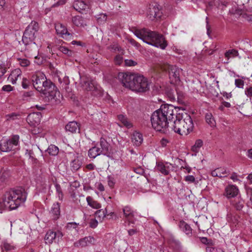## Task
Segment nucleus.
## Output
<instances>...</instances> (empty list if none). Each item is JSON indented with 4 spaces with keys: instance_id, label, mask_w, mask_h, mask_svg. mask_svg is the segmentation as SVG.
<instances>
[{
    "instance_id": "obj_1",
    "label": "nucleus",
    "mask_w": 252,
    "mask_h": 252,
    "mask_svg": "<svg viewBox=\"0 0 252 252\" xmlns=\"http://www.w3.org/2000/svg\"><path fill=\"white\" fill-rule=\"evenodd\" d=\"M118 76L123 86L133 91L143 93L150 89V83L143 75L121 72Z\"/></svg>"
},
{
    "instance_id": "obj_2",
    "label": "nucleus",
    "mask_w": 252,
    "mask_h": 252,
    "mask_svg": "<svg viewBox=\"0 0 252 252\" xmlns=\"http://www.w3.org/2000/svg\"><path fill=\"white\" fill-rule=\"evenodd\" d=\"M34 88L45 95L52 96L56 95V87L50 80H48L45 74L41 72H36L32 77Z\"/></svg>"
},
{
    "instance_id": "obj_3",
    "label": "nucleus",
    "mask_w": 252,
    "mask_h": 252,
    "mask_svg": "<svg viewBox=\"0 0 252 252\" xmlns=\"http://www.w3.org/2000/svg\"><path fill=\"white\" fill-rule=\"evenodd\" d=\"M27 196V193L25 189L19 188L5 192L3 197L8 209L14 210L25 202Z\"/></svg>"
},
{
    "instance_id": "obj_4",
    "label": "nucleus",
    "mask_w": 252,
    "mask_h": 252,
    "mask_svg": "<svg viewBox=\"0 0 252 252\" xmlns=\"http://www.w3.org/2000/svg\"><path fill=\"white\" fill-rule=\"evenodd\" d=\"M193 128L194 125L190 115L187 113H179L174 121L172 129L181 135H187L193 131Z\"/></svg>"
},
{
    "instance_id": "obj_5",
    "label": "nucleus",
    "mask_w": 252,
    "mask_h": 252,
    "mask_svg": "<svg viewBox=\"0 0 252 252\" xmlns=\"http://www.w3.org/2000/svg\"><path fill=\"white\" fill-rule=\"evenodd\" d=\"M170 116H173L172 106L167 104H162L158 109V132L167 134L169 133L168 121Z\"/></svg>"
},
{
    "instance_id": "obj_6",
    "label": "nucleus",
    "mask_w": 252,
    "mask_h": 252,
    "mask_svg": "<svg viewBox=\"0 0 252 252\" xmlns=\"http://www.w3.org/2000/svg\"><path fill=\"white\" fill-rule=\"evenodd\" d=\"M135 35L147 44L158 47V34L155 32L143 29L136 32Z\"/></svg>"
},
{
    "instance_id": "obj_7",
    "label": "nucleus",
    "mask_w": 252,
    "mask_h": 252,
    "mask_svg": "<svg viewBox=\"0 0 252 252\" xmlns=\"http://www.w3.org/2000/svg\"><path fill=\"white\" fill-rule=\"evenodd\" d=\"M38 24L32 21L26 28L22 37V42L27 45L32 43L35 38L38 30Z\"/></svg>"
},
{
    "instance_id": "obj_8",
    "label": "nucleus",
    "mask_w": 252,
    "mask_h": 252,
    "mask_svg": "<svg viewBox=\"0 0 252 252\" xmlns=\"http://www.w3.org/2000/svg\"><path fill=\"white\" fill-rule=\"evenodd\" d=\"M159 69L168 73L171 83H176L180 81L181 69L176 66L165 63H158V70Z\"/></svg>"
},
{
    "instance_id": "obj_9",
    "label": "nucleus",
    "mask_w": 252,
    "mask_h": 252,
    "mask_svg": "<svg viewBox=\"0 0 252 252\" xmlns=\"http://www.w3.org/2000/svg\"><path fill=\"white\" fill-rule=\"evenodd\" d=\"M19 136L18 135H13L7 141L4 142L1 146V151L7 152L17 148L19 145Z\"/></svg>"
},
{
    "instance_id": "obj_10",
    "label": "nucleus",
    "mask_w": 252,
    "mask_h": 252,
    "mask_svg": "<svg viewBox=\"0 0 252 252\" xmlns=\"http://www.w3.org/2000/svg\"><path fill=\"white\" fill-rule=\"evenodd\" d=\"M158 88V94H163L166 95L170 100H176V94L171 86L167 83H162Z\"/></svg>"
},
{
    "instance_id": "obj_11",
    "label": "nucleus",
    "mask_w": 252,
    "mask_h": 252,
    "mask_svg": "<svg viewBox=\"0 0 252 252\" xmlns=\"http://www.w3.org/2000/svg\"><path fill=\"white\" fill-rule=\"evenodd\" d=\"M63 236L61 231L55 232L50 230L46 233L45 240L46 244H52L53 242H59Z\"/></svg>"
},
{
    "instance_id": "obj_12",
    "label": "nucleus",
    "mask_w": 252,
    "mask_h": 252,
    "mask_svg": "<svg viewBox=\"0 0 252 252\" xmlns=\"http://www.w3.org/2000/svg\"><path fill=\"white\" fill-rule=\"evenodd\" d=\"M55 29L57 34L59 35L61 37L69 40L72 35L68 32L66 28L61 23H57L55 24Z\"/></svg>"
},
{
    "instance_id": "obj_13",
    "label": "nucleus",
    "mask_w": 252,
    "mask_h": 252,
    "mask_svg": "<svg viewBox=\"0 0 252 252\" xmlns=\"http://www.w3.org/2000/svg\"><path fill=\"white\" fill-rule=\"evenodd\" d=\"M41 118L40 112H33L28 116L27 121L31 126H35L39 124Z\"/></svg>"
},
{
    "instance_id": "obj_14",
    "label": "nucleus",
    "mask_w": 252,
    "mask_h": 252,
    "mask_svg": "<svg viewBox=\"0 0 252 252\" xmlns=\"http://www.w3.org/2000/svg\"><path fill=\"white\" fill-rule=\"evenodd\" d=\"M100 151L102 155L108 156L111 153V148L110 144L104 138H101L99 143Z\"/></svg>"
},
{
    "instance_id": "obj_15",
    "label": "nucleus",
    "mask_w": 252,
    "mask_h": 252,
    "mask_svg": "<svg viewBox=\"0 0 252 252\" xmlns=\"http://www.w3.org/2000/svg\"><path fill=\"white\" fill-rule=\"evenodd\" d=\"M95 239L93 237L88 236L80 239L78 241L74 243V246L76 247H85L91 244H94Z\"/></svg>"
},
{
    "instance_id": "obj_16",
    "label": "nucleus",
    "mask_w": 252,
    "mask_h": 252,
    "mask_svg": "<svg viewBox=\"0 0 252 252\" xmlns=\"http://www.w3.org/2000/svg\"><path fill=\"white\" fill-rule=\"evenodd\" d=\"M73 7L76 10L80 12L81 10L89 9L90 5L88 2L84 0H75L73 3Z\"/></svg>"
},
{
    "instance_id": "obj_17",
    "label": "nucleus",
    "mask_w": 252,
    "mask_h": 252,
    "mask_svg": "<svg viewBox=\"0 0 252 252\" xmlns=\"http://www.w3.org/2000/svg\"><path fill=\"white\" fill-rule=\"evenodd\" d=\"M239 189L238 188L234 185L228 186L225 189V195L227 198L235 197L238 193Z\"/></svg>"
},
{
    "instance_id": "obj_18",
    "label": "nucleus",
    "mask_w": 252,
    "mask_h": 252,
    "mask_svg": "<svg viewBox=\"0 0 252 252\" xmlns=\"http://www.w3.org/2000/svg\"><path fill=\"white\" fill-rule=\"evenodd\" d=\"M81 84L87 91H92L95 88L94 83L88 78L81 77Z\"/></svg>"
},
{
    "instance_id": "obj_19",
    "label": "nucleus",
    "mask_w": 252,
    "mask_h": 252,
    "mask_svg": "<svg viewBox=\"0 0 252 252\" xmlns=\"http://www.w3.org/2000/svg\"><path fill=\"white\" fill-rule=\"evenodd\" d=\"M124 215L126 219L131 223L134 222V213L128 206H126L123 208Z\"/></svg>"
},
{
    "instance_id": "obj_20",
    "label": "nucleus",
    "mask_w": 252,
    "mask_h": 252,
    "mask_svg": "<svg viewBox=\"0 0 252 252\" xmlns=\"http://www.w3.org/2000/svg\"><path fill=\"white\" fill-rule=\"evenodd\" d=\"M142 134L138 132L135 131L131 136V141L133 145L139 146L143 142Z\"/></svg>"
},
{
    "instance_id": "obj_21",
    "label": "nucleus",
    "mask_w": 252,
    "mask_h": 252,
    "mask_svg": "<svg viewBox=\"0 0 252 252\" xmlns=\"http://www.w3.org/2000/svg\"><path fill=\"white\" fill-rule=\"evenodd\" d=\"M21 75V71L20 69L18 68L15 69L11 72L8 77V80L13 84H14L16 83L18 78L20 77Z\"/></svg>"
},
{
    "instance_id": "obj_22",
    "label": "nucleus",
    "mask_w": 252,
    "mask_h": 252,
    "mask_svg": "<svg viewBox=\"0 0 252 252\" xmlns=\"http://www.w3.org/2000/svg\"><path fill=\"white\" fill-rule=\"evenodd\" d=\"M170 165L167 162H158V171L164 175H167L170 173Z\"/></svg>"
},
{
    "instance_id": "obj_23",
    "label": "nucleus",
    "mask_w": 252,
    "mask_h": 252,
    "mask_svg": "<svg viewBox=\"0 0 252 252\" xmlns=\"http://www.w3.org/2000/svg\"><path fill=\"white\" fill-rule=\"evenodd\" d=\"M158 13V6L156 3L155 5L150 4L148 13V17L151 20L156 19Z\"/></svg>"
},
{
    "instance_id": "obj_24",
    "label": "nucleus",
    "mask_w": 252,
    "mask_h": 252,
    "mask_svg": "<svg viewBox=\"0 0 252 252\" xmlns=\"http://www.w3.org/2000/svg\"><path fill=\"white\" fill-rule=\"evenodd\" d=\"M65 128L66 131H69L71 133H74L79 130V125L78 123L75 121L69 122L66 125Z\"/></svg>"
},
{
    "instance_id": "obj_25",
    "label": "nucleus",
    "mask_w": 252,
    "mask_h": 252,
    "mask_svg": "<svg viewBox=\"0 0 252 252\" xmlns=\"http://www.w3.org/2000/svg\"><path fill=\"white\" fill-rule=\"evenodd\" d=\"M118 119L123 126L126 128H130L132 127V123L125 115L123 114L119 115L118 116Z\"/></svg>"
},
{
    "instance_id": "obj_26",
    "label": "nucleus",
    "mask_w": 252,
    "mask_h": 252,
    "mask_svg": "<svg viewBox=\"0 0 252 252\" xmlns=\"http://www.w3.org/2000/svg\"><path fill=\"white\" fill-rule=\"evenodd\" d=\"M50 213L54 220H57L59 218L60 215V207L58 203L53 204Z\"/></svg>"
},
{
    "instance_id": "obj_27",
    "label": "nucleus",
    "mask_w": 252,
    "mask_h": 252,
    "mask_svg": "<svg viewBox=\"0 0 252 252\" xmlns=\"http://www.w3.org/2000/svg\"><path fill=\"white\" fill-rule=\"evenodd\" d=\"M227 2L225 1H222L221 0H216L213 2L215 10L219 12V10H220V12L224 10L227 6Z\"/></svg>"
},
{
    "instance_id": "obj_28",
    "label": "nucleus",
    "mask_w": 252,
    "mask_h": 252,
    "mask_svg": "<svg viewBox=\"0 0 252 252\" xmlns=\"http://www.w3.org/2000/svg\"><path fill=\"white\" fill-rule=\"evenodd\" d=\"M101 154L100 151V147L98 145H96L91 148L88 152V156L92 158H94L97 156Z\"/></svg>"
},
{
    "instance_id": "obj_29",
    "label": "nucleus",
    "mask_w": 252,
    "mask_h": 252,
    "mask_svg": "<svg viewBox=\"0 0 252 252\" xmlns=\"http://www.w3.org/2000/svg\"><path fill=\"white\" fill-rule=\"evenodd\" d=\"M179 227L187 235L189 236L192 235V229L190 226L184 221L181 220L180 221Z\"/></svg>"
},
{
    "instance_id": "obj_30",
    "label": "nucleus",
    "mask_w": 252,
    "mask_h": 252,
    "mask_svg": "<svg viewBox=\"0 0 252 252\" xmlns=\"http://www.w3.org/2000/svg\"><path fill=\"white\" fill-rule=\"evenodd\" d=\"M72 22L77 27H84L86 25L85 21L81 16H75L72 17Z\"/></svg>"
},
{
    "instance_id": "obj_31",
    "label": "nucleus",
    "mask_w": 252,
    "mask_h": 252,
    "mask_svg": "<svg viewBox=\"0 0 252 252\" xmlns=\"http://www.w3.org/2000/svg\"><path fill=\"white\" fill-rule=\"evenodd\" d=\"M88 204L94 209H99L101 208V204L96 201L94 200L91 196H88L86 198Z\"/></svg>"
},
{
    "instance_id": "obj_32",
    "label": "nucleus",
    "mask_w": 252,
    "mask_h": 252,
    "mask_svg": "<svg viewBox=\"0 0 252 252\" xmlns=\"http://www.w3.org/2000/svg\"><path fill=\"white\" fill-rule=\"evenodd\" d=\"M238 51L234 49L228 50L226 51L224 53V56L227 59V61H228L230 58H234L238 56ZM228 63V62H227V63Z\"/></svg>"
},
{
    "instance_id": "obj_33",
    "label": "nucleus",
    "mask_w": 252,
    "mask_h": 252,
    "mask_svg": "<svg viewBox=\"0 0 252 252\" xmlns=\"http://www.w3.org/2000/svg\"><path fill=\"white\" fill-rule=\"evenodd\" d=\"M168 43L164 36L158 33V47L162 49H165Z\"/></svg>"
},
{
    "instance_id": "obj_34",
    "label": "nucleus",
    "mask_w": 252,
    "mask_h": 252,
    "mask_svg": "<svg viewBox=\"0 0 252 252\" xmlns=\"http://www.w3.org/2000/svg\"><path fill=\"white\" fill-rule=\"evenodd\" d=\"M81 164V161L78 159H75L73 160L70 163L71 170L73 171H76L80 168Z\"/></svg>"
},
{
    "instance_id": "obj_35",
    "label": "nucleus",
    "mask_w": 252,
    "mask_h": 252,
    "mask_svg": "<svg viewBox=\"0 0 252 252\" xmlns=\"http://www.w3.org/2000/svg\"><path fill=\"white\" fill-rule=\"evenodd\" d=\"M151 121L152 127L156 129L158 127V110L153 112L151 117Z\"/></svg>"
},
{
    "instance_id": "obj_36",
    "label": "nucleus",
    "mask_w": 252,
    "mask_h": 252,
    "mask_svg": "<svg viewBox=\"0 0 252 252\" xmlns=\"http://www.w3.org/2000/svg\"><path fill=\"white\" fill-rule=\"evenodd\" d=\"M171 139L169 137L165 136L162 137L159 141L160 147L166 148L170 143Z\"/></svg>"
},
{
    "instance_id": "obj_37",
    "label": "nucleus",
    "mask_w": 252,
    "mask_h": 252,
    "mask_svg": "<svg viewBox=\"0 0 252 252\" xmlns=\"http://www.w3.org/2000/svg\"><path fill=\"white\" fill-rule=\"evenodd\" d=\"M47 152L50 155L55 156L59 153V148L54 145H51L49 146Z\"/></svg>"
},
{
    "instance_id": "obj_38",
    "label": "nucleus",
    "mask_w": 252,
    "mask_h": 252,
    "mask_svg": "<svg viewBox=\"0 0 252 252\" xmlns=\"http://www.w3.org/2000/svg\"><path fill=\"white\" fill-rule=\"evenodd\" d=\"M206 122L211 126H213L215 124V121L211 113H207L205 115Z\"/></svg>"
},
{
    "instance_id": "obj_39",
    "label": "nucleus",
    "mask_w": 252,
    "mask_h": 252,
    "mask_svg": "<svg viewBox=\"0 0 252 252\" xmlns=\"http://www.w3.org/2000/svg\"><path fill=\"white\" fill-rule=\"evenodd\" d=\"M203 145V141L201 139H197L196 140L195 144L191 147L192 151L197 152L200 148Z\"/></svg>"
},
{
    "instance_id": "obj_40",
    "label": "nucleus",
    "mask_w": 252,
    "mask_h": 252,
    "mask_svg": "<svg viewBox=\"0 0 252 252\" xmlns=\"http://www.w3.org/2000/svg\"><path fill=\"white\" fill-rule=\"evenodd\" d=\"M106 213H107L106 210L100 209V210H97L95 212V217L98 218L99 220H103L104 217H106Z\"/></svg>"
},
{
    "instance_id": "obj_41",
    "label": "nucleus",
    "mask_w": 252,
    "mask_h": 252,
    "mask_svg": "<svg viewBox=\"0 0 252 252\" xmlns=\"http://www.w3.org/2000/svg\"><path fill=\"white\" fill-rule=\"evenodd\" d=\"M97 22L100 24H104L107 20V16L105 13H100L96 16Z\"/></svg>"
},
{
    "instance_id": "obj_42",
    "label": "nucleus",
    "mask_w": 252,
    "mask_h": 252,
    "mask_svg": "<svg viewBox=\"0 0 252 252\" xmlns=\"http://www.w3.org/2000/svg\"><path fill=\"white\" fill-rule=\"evenodd\" d=\"M200 240L202 244L208 245V246L211 247L214 245V241L211 239H208L205 237H200Z\"/></svg>"
},
{
    "instance_id": "obj_43",
    "label": "nucleus",
    "mask_w": 252,
    "mask_h": 252,
    "mask_svg": "<svg viewBox=\"0 0 252 252\" xmlns=\"http://www.w3.org/2000/svg\"><path fill=\"white\" fill-rule=\"evenodd\" d=\"M59 50L65 55H66L68 57H71L73 54V52L71 50H69L67 48L61 46L59 48Z\"/></svg>"
},
{
    "instance_id": "obj_44",
    "label": "nucleus",
    "mask_w": 252,
    "mask_h": 252,
    "mask_svg": "<svg viewBox=\"0 0 252 252\" xmlns=\"http://www.w3.org/2000/svg\"><path fill=\"white\" fill-rule=\"evenodd\" d=\"M222 168H218L212 171L211 172V174L213 177H218L220 178L223 177V173L221 172Z\"/></svg>"
},
{
    "instance_id": "obj_45",
    "label": "nucleus",
    "mask_w": 252,
    "mask_h": 252,
    "mask_svg": "<svg viewBox=\"0 0 252 252\" xmlns=\"http://www.w3.org/2000/svg\"><path fill=\"white\" fill-rule=\"evenodd\" d=\"M244 202L242 199H239L235 204V208L238 211L241 210L244 207Z\"/></svg>"
},
{
    "instance_id": "obj_46",
    "label": "nucleus",
    "mask_w": 252,
    "mask_h": 252,
    "mask_svg": "<svg viewBox=\"0 0 252 252\" xmlns=\"http://www.w3.org/2000/svg\"><path fill=\"white\" fill-rule=\"evenodd\" d=\"M55 188H56V192L58 194L59 198L60 199H62L63 197V193L62 192V190L60 185L58 184H56L55 185Z\"/></svg>"
},
{
    "instance_id": "obj_47",
    "label": "nucleus",
    "mask_w": 252,
    "mask_h": 252,
    "mask_svg": "<svg viewBox=\"0 0 252 252\" xmlns=\"http://www.w3.org/2000/svg\"><path fill=\"white\" fill-rule=\"evenodd\" d=\"M14 249L13 246L8 243H4L2 248L3 252H8Z\"/></svg>"
},
{
    "instance_id": "obj_48",
    "label": "nucleus",
    "mask_w": 252,
    "mask_h": 252,
    "mask_svg": "<svg viewBox=\"0 0 252 252\" xmlns=\"http://www.w3.org/2000/svg\"><path fill=\"white\" fill-rule=\"evenodd\" d=\"M6 202L4 201V197H3L2 201L0 200V214L2 213L4 210L8 209Z\"/></svg>"
},
{
    "instance_id": "obj_49",
    "label": "nucleus",
    "mask_w": 252,
    "mask_h": 252,
    "mask_svg": "<svg viewBox=\"0 0 252 252\" xmlns=\"http://www.w3.org/2000/svg\"><path fill=\"white\" fill-rule=\"evenodd\" d=\"M235 85L236 87L243 89L244 86V81L241 79H236L235 80Z\"/></svg>"
},
{
    "instance_id": "obj_50",
    "label": "nucleus",
    "mask_w": 252,
    "mask_h": 252,
    "mask_svg": "<svg viewBox=\"0 0 252 252\" xmlns=\"http://www.w3.org/2000/svg\"><path fill=\"white\" fill-rule=\"evenodd\" d=\"M19 64L23 67L28 66L30 63V61L26 59H19Z\"/></svg>"
},
{
    "instance_id": "obj_51",
    "label": "nucleus",
    "mask_w": 252,
    "mask_h": 252,
    "mask_svg": "<svg viewBox=\"0 0 252 252\" xmlns=\"http://www.w3.org/2000/svg\"><path fill=\"white\" fill-rule=\"evenodd\" d=\"M206 250L207 252H224L220 249H215L210 246H207Z\"/></svg>"
},
{
    "instance_id": "obj_52",
    "label": "nucleus",
    "mask_w": 252,
    "mask_h": 252,
    "mask_svg": "<svg viewBox=\"0 0 252 252\" xmlns=\"http://www.w3.org/2000/svg\"><path fill=\"white\" fill-rule=\"evenodd\" d=\"M185 180L189 183H195V179L192 175H188L185 177Z\"/></svg>"
},
{
    "instance_id": "obj_53",
    "label": "nucleus",
    "mask_w": 252,
    "mask_h": 252,
    "mask_svg": "<svg viewBox=\"0 0 252 252\" xmlns=\"http://www.w3.org/2000/svg\"><path fill=\"white\" fill-rule=\"evenodd\" d=\"M125 63L127 66H133L137 64V63L132 60H126Z\"/></svg>"
},
{
    "instance_id": "obj_54",
    "label": "nucleus",
    "mask_w": 252,
    "mask_h": 252,
    "mask_svg": "<svg viewBox=\"0 0 252 252\" xmlns=\"http://www.w3.org/2000/svg\"><path fill=\"white\" fill-rule=\"evenodd\" d=\"M123 61V57L121 55H117L115 58V63L116 64L120 65Z\"/></svg>"
},
{
    "instance_id": "obj_55",
    "label": "nucleus",
    "mask_w": 252,
    "mask_h": 252,
    "mask_svg": "<svg viewBox=\"0 0 252 252\" xmlns=\"http://www.w3.org/2000/svg\"><path fill=\"white\" fill-rule=\"evenodd\" d=\"M245 94L248 97H252V87H247L245 89Z\"/></svg>"
},
{
    "instance_id": "obj_56",
    "label": "nucleus",
    "mask_w": 252,
    "mask_h": 252,
    "mask_svg": "<svg viewBox=\"0 0 252 252\" xmlns=\"http://www.w3.org/2000/svg\"><path fill=\"white\" fill-rule=\"evenodd\" d=\"M77 223L74 222H68L66 225V228L68 230H71L72 229H76L77 227Z\"/></svg>"
},
{
    "instance_id": "obj_57",
    "label": "nucleus",
    "mask_w": 252,
    "mask_h": 252,
    "mask_svg": "<svg viewBox=\"0 0 252 252\" xmlns=\"http://www.w3.org/2000/svg\"><path fill=\"white\" fill-rule=\"evenodd\" d=\"M30 81L27 78H24L22 82V86L24 89H27L30 85Z\"/></svg>"
},
{
    "instance_id": "obj_58",
    "label": "nucleus",
    "mask_w": 252,
    "mask_h": 252,
    "mask_svg": "<svg viewBox=\"0 0 252 252\" xmlns=\"http://www.w3.org/2000/svg\"><path fill=\"white\" fill-rule=\"evenodd\" d=\"M98 225V221L95 219H92L90 220L89 225L91 228H94Z\"/></svg>"
},
{
    "instance_id": "obj_59",
    "label": "nucleus",
    "mask_w": 252,
    "mask_h": 252,
    "mask_svg": "<svg viewBox=\"0 0 252 252\" xmlns=\"http://www.w3.org/2000/svg\"><path fill=\"white\" fill-rule=\"evenodd\" d=\"M13 87L10 85H4L2 88V90L6 92H10L13 90Z\"/></svg>"
},
{
    "instance_id": "obj_60",
    "label": "nucleus",
    "mask_w": 252,
    "mask_h": 252,
    "mask_svg": "<svg viewBox=\"0 0 252 252\" xmlns=\"http://www.w3.org/2000/svg\"><path fill=\"white\" fill-rule=\"evenodd\" d=\"M109 48L113 50L118 51H120L121 50V47L117 43H114V44L111 45L109 46Z\"/></svg>"
},
{
    "instance_id": "obj_61",
    "label": "nucleus",
    "mask_w": 252,
    "mask_h": 252,
    "mask_svg": "<svg viewBox=\"0 0 252 252\" xmlns=\"http://www.w3.org/2000/svg\"><path fill=\"white\" fill-rule=\"evenodd\" d=\"M242 17L248 21L252 22V14H248L247 13L242 14Z\"/></svg>"
},
{
    "instance_id": "obj_62",
    "label": "nucleus",
    "mask_w": 252,
    "mask_h": 252,
    "mask_svg": "<svg viewBox=\"0 0 252 252\" xmlns=\"http://www.w3.org/2000/svg\"><path fill=\"white\" fill-rule=\"evenodd\" d=\"M108 184L109 186L111 188H112L114 186V185L115 184V182H114V180L113 178L111 177H108Z\"/></svg>"
},
{
    "instance_id": "obj_63",
    "label": "nucleus",
    "mask_w": 252,
    "mask_h": 252,
    "mask_svg": "<svg viewBox=\"0 0 252 252\" xmlns=\"http://www.w3.org/2000/svg\"><path fill=\"white\" fill-rule=\"evenodd\" d=\"M134 171L137 174L142 175L144 173V169L141 167H138L134 169Z\"/></svg>"
},
{
    "instance_id": "obj_64",
    "label": "nucleus",
    "mask_w": 252,
    "mask_h": 252,
    "mask_svg": "<svg viewBox=\"0 0 252 252\" xmlns=\"http://www.w3.org/2000/svg\"><path fill=\"white\" fill-rule=\"evenodd\" d=\"M18 116L19 115L16 113H12L7 116V117H8L7 119L15 120Z\"/></svg>"
}]
</instances>
